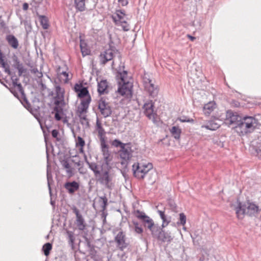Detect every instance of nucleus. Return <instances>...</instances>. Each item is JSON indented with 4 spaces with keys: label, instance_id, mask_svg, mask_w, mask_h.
<instances>
[{
    "label": "nucleus",
    "instance_id": "obj_1",
    "mask_svg": "<svg viewBox=\"0 0 261 261\" xmlns=\"http://www.w3.org/2000/svg\"><path fill=\"white\" fill-rule=\"evenodd\" d=\"M12 86L9 88L11 92L17 97L22 104V105L30 112H33L31 105L27 98L22 85L18 83L19 79L15 76H12Z\"/></svg>",
    "mask_w": 261,
    "mask_h": 261
},
{
    "label": "nucleus",
    "instance_id": "obj_2",
    "mask_svg": "<svg viewBox=\"0 0 261 261\" xmlns=\"http://www.w3.org/2000/svg\"><path fill=\"white\" fill-rule=\"evenodd\" d=\"M127 75L126 71L118 72L117 77L120 81L118 82L117 92L122 96L129 98L132 95L133 83L127 79Z\"/></svg>",
    "mask_w": 261,
    "mask_h": 261
},
{
    "label": "nucleus",
    "instance_id": "obj_3",
    "mask_svg": "<svg viewBox=\"0 0 261 261\" xmlns=\"http://www.w3.org/2000/svg\"><path fill=\"white\" fill-rule=\"evenodd\" d=\"M236 211L238 219H242L245 214L249 216H255L260 210L258 206L253 202H248L247 204H243L239 202Z\"/></svg>",
    "mask_w": 261,
    "mask_h": 261
},
{
    "label": "nucleus",
    "instance_id": "obj_4",
    "mask_svg": "<svg viewBox=\"0 0 261 261\" xmlns=\"http://www.w3.org/2000/svg\"><path fill=\"white\" fill-rule=\"evenodd\" d=\"M258 125V121L252 116H245L241 118L236 128L242 135L246 134L253 131Z\"/></svg>",
    "mask_w": 261,
    "mask_h": 261
},
{
    "label": "nucleus",
    "instance_id": "obj_5",
    "mask_svg": "<svg viewBox=\"0 0 261 261\" xmlns=\"http://www.w3.org/2000/svg\"><path fill=\"white\" fill-rule=\"evenodd\" d=\"M111 167L110 166H101V172L96 176L97 181L108 189L112 187V177L110 175Z\"/></svg>",
    "mask_w": 261,
    "mask_h": 261
},
{
    "label": "nucleus",
    "instance_id": "obj_6",
    "mask_svg": "<svg viewBox=\"0 0 261 261\" xmlns=\"http://www.w3.org/2000/svg\"><path fill=\"white\" fill-rule=\"evenodd\" d=\"M152 168L153 166L151 163H135L133 165L134 175L138 179H143Z\"/></svg>",
    "mask_w": 261,
    "mask_h": 261
},
{
    "label": "nucleus",
    "instance_id": "obj_7",
    "mask_svg": "<svg viewBox=\"0 0 261 261\" xmlns=\"http://www.w3.org/2000/svg\"><path fill=\"white\" fill-rule=\"evenodd\" d=\"M133 150L132 148V144L130 143H127L120 148L118 151V154L122 160L121 164L126 167L128 162L133 156Z\"/></svg>",
    "mask_w": 261,
    "mask_h": 261
},
{
    "label": "nucleus",
    "instance_id": "obj_8",
    "mask_svg": "<svg viewBox=\"0 0 261 261\" xmlns=\"http://www.w3.org/2000/svg\"><path fill=\"white\" fill-rule=\"evenodd\" d=\"M143 84L145 90L148 93L151 98L156 97L159 92V88L155 85V82L149 78L144 77Z\"/></svg>",
    "mask_w": 261,
    "mask_h": 261
},
{
    "label": "nucleus",
    "instance_id": "obj_9",
    "mask_svg": "<svg viewBox=\"0 0 261 261\" xmlns=\"http://www.w3.org/2000/svg\"><path fill=\"white\" fill-rule=\"evenodd\" d=\"M116 56L120 57V54L118 50L114 48L110 47L100 54L99 56L100 63L105 65Z\"/></svg>",
    "mask_w": 261,
    "mask_h": 261
},
{
    "label": "nucleus",
    "instance_id": "obj_10",
    "mask_svg": "<svg viewBox=\"0 0 261 261\" xmlns=\"http://www.w3.org/2000/svg\"><path fill=\"white\" fill-rule=\"evenodd\" d=\"M125 16V14L123 11L117 10L112 18L116 25H121L124 31H127L129 30V27L126 22Z\"/></svg>",
    "mask_w": 261,
    "mask_h": 261
},
{
    "label": "nucleus",
    "instance_id": "obj_11",
    "mask_svg": "<svg viewBox=\"0 0 261 261\" xmlns=\"http://www.w3.org/2000/svg\"><path fill=\"white\" fill-rule=\"evenodd\" d=\"M153 107L154 102L152 100H149L144 104L143 109L146 116L152 120L153 123H155L156 114L154 112Z\"/></svg>",
    "mask_w": 261,
    "mask_h": 261
},
{
    "label": "nucleus",
    "instance_id": "obj_12",
    "mask_svg": "<svg viewBox=\"0 0 261 261\" xmlns=\"http://www.w3.org/2000/svg\"><path fill=\"white\" fill-rule=\"evenodd\" d=\"M114 240L116 243L117 247L121 251H123L128 245V244L126 242L125 234L122 231H120L117 233Z\"/></svg>",
    "mask_w": 261,
    "mask_h": 261
},
{
    "label": "nucleus",
    "instance_id": "obj_13",
    "mask_svg": "<svg viewBox=\"0 0 261 261\" xmlns=\"http://www.w3.org/2000/svg\"><path fill=\"white\" fill-rule=\"evenodd\" d=\"M241 119V117L237 113L230 110L227 111L226 114L225 123L228 125H233L236 128V125L238 124Z\"/></svg>",
    "mask_w": 261,
    "mask_h": 261
},
{
    "label": "nucleus",
    "instance_id": "obj_14",
    "mask_svg": "<svg viewBox=\"0 0 261 261\" xmlns=\"http://www.w3.org/2000/svg\"><path fill=\"white\" fill-rule=\"evenodd\" d=\"M101 150L105 163L101 165L110 166L109 164L112 160L111 152L109 150V146L106 144V141L100 142Z\"/></svg>",
    "mask_w": 261,
    "mask_h": 261
},
{
    "label": "nucleus",
    "instance_id": "obj_15",
    "mask_svg": "<svg viewBox=\"0 0 261 261\" xmlns=\"http://www.w3.org/2000/svg\"><path fill=\"white\" fill-rule=\"evenodd\" d=\"M134 214L141 221V222L145 227L154 222L150 217L146 215L143 212L137 210L135 211Z\"/></svg>",
    "mask_w": 261,
    "mask_h": 261
},
{
    "label": "nucleus",
    "instance_id": "obj_16",
    "mask_svg": "<svg viewBox=\"0 0 261 261\" xmlns=\"http://www.w3.org/2000/svg\"><path fill=\"white\" fill-rule=\"evenodd\" d=\"M164 228L160 227V230L157 232V235L154 238L162 241V242H170L172 240V238L170 232H165L163 230Z\"/></svg>",
    "mask_w": 261,
    "mask_h": 261
},
{
    "label": "nucleus",
    "instance_id": "obj_17",
    "mask_svg": "<svg viewBox=\"0 0 261 261\" xmlns=\"http://www.w3.org/2000/svg\"><path fill=\"white\" fill-rule=\"evenodd\" d=\"M73 211L76 215V225L79 229L84 230L85 228V221L82 215L80 213L79 210L75 206L73 208Z\"/></svg>",
    "mask_w": 261,
    "mask_h": 261
},
{
    "label": "nucleus",
    "instance_id": "obj_18",
    "mask_svg": "<svg viewBox=\"0 0 261 261\" xmlns=\"http://www.w3.org/2000/svg\"><path fill=\"white\" fill-rule=\"evenodd\" d=\"M12 61L13 62V66L18 70L19 76H21L23 73L27 71V69L24 68L17 56L13 55L12 56Z\"/></svg>",
    "mask_w": 261,
    "mask_h": 261
},
{
    "label": "nucleus",
    "instance_id": "obj_19",
    "mask_svg": "<svg viewBox=\"0 0 261 261\" xmlns=\"http://www.w3.org/2000/svg\"><path fill=\"white\" fill-rule=\"evenodd\" d=\"M64 187L69 194H73L76 191L79 190L80 188V184L76 181H67L65 183Z\"/></svg>",
    "mask_w": 261,
    "mask_h": 261
},
{
    "label": "nucleus",
    "instance_id": "obj_20",
    "mask_svg": "<svg viewBox=\"0 0 261 261\" xmlns=\"http://www.w3.org/2000/svg\"><path fill=\"white\" fill-rule=\"evenodd\" d=\"M96 129L98 132V136L99 138L100 142L106 141V132L102 127L99 120L97 119L96 120Z\"/></svg>",
    "mask_w": 261,
    "mask_h": 261
},
{
    "label": "nucleus",
    "instance_id": "obj_21",
    "mask_svg": "<svg viewBox=\"0 0 261 261\" xmlns=\"http://www.w3.org/2000/svg\"><path fill=\"white\" fill-rule=\"evenodd\" d=\"M218 119H214L210 120L206 124L202 126V127L206 128L207 129L215 130L220 126V124L218 121Z\"/></svg>",
    "mask_w": 261,
    "mask_h": 261
},
{
    "label": "nucleus",
    "instance_id": "obj_22",
    "mask_svg": "<svg viewBox=\"0 0 261 261\" xmlns=\"http://www.w3.org/2000/svg\"><path fill=\"white\" fill-rule=\"evenodd\" d=\"M108 82L107 80H103L98 83L97 91L100 95L108 93Z\"/></svg>",
    "mask_w": 261,
    "mask_h": 261
},
{
    "label": "nucleus",
    "instance_id": "obj_23",
    "mask_svg": "<svg viewBox=\"0 0 261 261\" xmlns=\"http://www.w3.org/2000/svg\"><path fill=\"white\" fill-rule=\"evenodd\" d=\"M91 101V97L88 96L82 100L81 103V107L79 108V111L80 114L86 112L87 110L89 107V103Z\"/></svg>",
    "mask_w": 261,
    "mask_h": 261
},
{
    "label": "nucleus",
    "instance_id": "obj_24",
    "mask_svg": "<svg viewBox=\"0 0 261 261\" xmlns=\"http://www.w3.org/2000/svg\"><path fill=\"white\" fill-rule=\"evenodd\" d=\"M157 212L162 220V224L161 227L165 228L171 222V218L166 215L164 211L158 210Z\"/></svg>",
    "mask_w": 261,
    "mask_h": 261
},
{
    "label": "nucleus",
    "instance_id": "obj_25",
    "mask_svg": "<svg viewBox=\"0 0 261 261\" xmlns=\"http://www.w3.org/2000/svg\"><path fill=\"white\" fill-rule=\"evenodd\" d=\"M6 39L9 45L14 49H17L19 45L17 39L13 35H7Z\"/></svg>",
    "mask_w": 261,
    "mask_h": 261
},
{
    "label": "nucleus",
    "instance_id": "obj_26",
    "mask_svg": "<svg viewBox=\"0 0 261 261\" xmlns=\"http://www.w3.org/2000/svg\"><path fill=\"white\" fill-rule=\"evenodd\" d=\"M85 2L86 0H74L73 6L76 12H83L86 10Z\"/></svg>",
    "mask_w": 261,
    "mask_h": 261
},
{
    "label": "nucleus",
    "instance_id": "obj_27",
    "mask_svg": "<svg viewBox=\"0 0 261 261\" xmlns=\"http://www.w3.org/2000/svg\"><path fill=\"white\" fill-rule=\"evenodd\" d=\"M216 104L214 101H210L203 107V112L205 115L208 116L216 109Z\"/></svg>",
    "mask_w": 261,
    "mask_h": 261
},
{
    "label": "nucleus",
    "instance_id": "obj_28",
    "mask_svg": "<svg viewBox=\"0 0 261 261\" xmlns=\"http://www.w3.org/2000/svg\"><path fill=\"white\" fill-rule=\"evenodd\" d=\"M160 226L158 224H154V222L150 224L147 225L145 228H147L151 232V236L154 238L157 235V232L160 230Z\"/></svg>",
    "mask_w": 261,
    "mask_h": 261
},
{
    "label": "nucleus",
    "instance_id": "obj_29",
    "mask_svg": "<svg viewBox=\"0 0 261 261\" xmlns=\"http://www.w3.org/2000/svg\"><path fill=\"white\" fill-rule=\"evenodd\" d=\"M99 202L100 203V205L101 208V211H102V217L104 218L103 221H106V215L104 211L106 210L107 206L108 205V199L106 196L101 197L99 198Z\"/></svg>",
    "mask_w": 261,
    "mask_h": 261
},
{
    "label": "nucleus",
    "instance_id": "obj_30",
    "mask_svg": "<svg viewBox=\"0 0 261 261\" xmlns=\"http://www.w3.org/2000/svg\"><path fill=\"white\" fill-rule=\"evenodd\" d=\"M170 132L174 139L176 140L179 139L180 134L181 133V130L178 126H173L170 129Z\"/></svg>",
    "mask_w": 261,
    "mask_h": 261
},
{
    "label": "nucleus",
    "instance_id": "obj_31",
    "mask_svg": "<svg viewBox=\"0 0 261 261\" xmlns=\"http://www.w3.org/2000/svg\"><path fill=\"white\" fill-rule=\"evenodd\" d=\"M89 168L94 172L95 177L97 176L101 172V166L99 167L95 163L87 162Z\"/></svg>",
    "mask_w": 261,
    "mask_h": 261
},
{
    "label": "nucleus",
    "instance_id": "obj_32",
    "mask_svg": "<svg viewBox=\"0 0 261 261\" xmlns=\"http://www.w3.org/2000/svg\"><path fill=\"white\" fill-rule=\"evenodd\" d=\"M54 104L55 107H61L62 108L65 105L64 95H56L54 98Z\"/></svg>",
    "mask_w": 261,
    "mask_h": 261
},
{
    "label": "nucleus",
    "instance_id": "obj_33",
    "mask_svg": "<svg viewBox=\"0 0 261 261\" xmlns=\"http://www.w3.org/2000/svg\"><path fill=\"white\" fill-rule=\"evenodd\" d=\"M66 233L67 235L69 245L71 247L72 249H73L75 240L74 233L73 231L69 230H67Z\"/></svg>",
    "mask_w": 261,
    "mask_h": 261
},
{
    "label": "nucleus",
    "instance_id": "obj_34",
    "mask_svg": "<svg viewBox=\"0 0 261 261\" xmlns=\"http://www.w3.org/2000/svg\"><path fill=\"white\" fill-rule=\"evenodd\" d=\"M54 110L55 111V119L57 121L60 120L62 119V115L63 113V108L61 107H55Z\"/></svg>",
    "mask_w": 261,
    "mask_h": 261
},
{
    "label": "nucleus",
    "instance_id": "obj_35",
    "mask_svg": "<svg viewBox=\"0 0 261 261\" xmlns=\"http://www.w3.org/2000/svg\"><path fill=\"white\" fill-rule=\"evenodd\" d=\"M61 163L62 166L66 169V172L70 175H71L72 174V171L68 162L67 160H63Z\"/></svg>",
    "mask_w": 261,
    "mask_h": 261
},
{
    "label": "nucleus",
    "instance_id": "obj_36",
    "mask_svg": "<svg viewBox=\"0 0 261 261\" xmlns=\"http://www.w3.org/2000/svg\"><path fill=\"white\" fill-rule=\"evenodd\" d=\"M133 224L134 226V230L138 234H142L143 232V228L140 225L139 222L133 221Z\"/></svg>",
    "mask_w": 261,
    "mask_h": 261
},
{
    "label": "nucleus",
    "instance_id": "obj_37",
    "mask_svg": "<svg viewBox=\"0 0 261 261\" xmlns=\"http://www.w3.org/2000/svg\"><path fill=\"white\" fill-rule=\"evenodd\" d=\"M39 19L40 23L44 29H47L48 28V21L46 17L44 16H40Z\"/></svg>",
    "mask_w": 261,
    "mask_h": 261
},
{
    "label": "nucleus",
    "instance_id": "obj_38",
    "mask_svg": "<svg viewBox=\"0 0 261 261\" xmlns=\"http://www.w3.org/2000/svg\"><path fill=\"white\" fill-rule=\"evenodd\" d=\"M89 95V91L86 87L82 88L78 93V96L80 98L86 97Z\"/></svg>",
    "mask_w": 261,
    "mask_h": 261
},
{
    "label": "nucleus",
    "instance_id": "obj_39",
    "mask_svg": "<svg viewBox=\"0 0 261 261\" xmlns=\"http://www.w3.org/2000/svg\"><path fill=\"white\" fill-rule=\"evenodd\" d=\"M51 248L52 245L49 243H47L43 246L42 250L45 256L48 255V254H49V251L51 249Z\"/></svg>",
    "mask_w": 261,
    "mask_h": 261
},
{
    "label": "nucleus",
    "instance_id": "obj_40",
    "mask_svg": "<svg viewBox=\"0 0 261 261\" xmlns=\"http://www.w3.org/2000/svg\"><path fill=\"white\" fill-rule=\"evenodd\" d=\"M47 179L48 187L50 194H51V187L50 185L53 182V176L51 172L49 171L48 169L47 170Z\"/></svg>",
    "mask_w": 261,
    "mask_h": 261
},
{
    "label": "nucleus",
    "instance_id": "obj_41",
    "mask_svg": "<svg viewBox=\"0 0 261 261\" xmlns=\"http://www.w3.org/2000/svg\"><path fill=\"white\" fill-rule=\"evenodd\" d=\"M109 107L110 106H109L108 103H107L105 100L103 99L99 100L98 102V109H99L100 111Z\"/></svg>",
    "mask_w": 261,
    "mask_h": 261
},
{
    "label": "nucleus",
    "instance_id": "obj_42",
    "mask_svg": "<svg viewBox=\"0 0 261 261\" xmlns=\"http://www.w3.org/2000/svg\"><path fill=\"white\" fill-rule=\"evenodd\" d=\"M80 122L83 125H86L87 126H89V121L88 119L86 118V116L84 115H82V113L80 115Z\"/></svg>",
    "mask_w": 261,
    "mask_h": 261
},
{
    "label": "nucleus",
    "instance_id": "obj_43",
    "mask_svg": "<svg viewBox=\"0 0 261 261\" xmlns=\"http://www.w3.org/2000/svg\"><path fill=\"white\" fill-rule=\"evenodd\" d=\"M100 113L105 118L110 116L112 113L110 107H107V108H105V109L100 111Z\"/></svg>",
    "mask_w": 261,
    "mask_h": 261
},
{
    "label": "nucleus",
    "instance_id": "obj_44",
    "mask_svg": "<svg viewBox=\"0 0 261 261\" xmlns=\"http://www.w3.org/2000/svg\"><path fill=\"white\" fill-rule=\"evenodd\" d=\"M1 65L2 67L4 69L5 72L9 75H11V72L10 71L9 64L7 62H3V63H2Z\"/></svg>",
    "mask_w": 261,
    "mask_h": 261
},
{
    "label": "nucleus",
    "instance_id": "obj_45",
    "mask_svg": "<svg viewBox=\"0 0 261 261\" xmlns=\"http://www.w3.org/2000/svg\"><path fill=\"white\" fill-rule=\"evenodd\" d=\"M125 143L121 142L118 139H115L113 140L111 143L112 146H114L115 147H120V148L121 147L123 146Z\"/></svg>",
    "mask_w": 261,
    "mask_h": 261
},
{
    "label": "nucleus",
    "instance_id": "obj_46",
    "mask_svg": "<svg viewBox=\"0 0 261 261\" xmlns=\"http://www.w3.org/2000/svg\"><path fill=\"white\" fill-rule=\"evenodd\" d=\"M85 145V142L84 140L80 136H78L76 140V146L84 147Z\"/></svg>",
    "mask_w": 261,
    "mask_h": 261
},
{
    "label": "nucleus",
    "instance_id": "obj_47",
    "mask_svg": "<svg viewBox=\"0 0 261 261\" xmlns=\"http://www.w3.org/2000/svg\"><path fill=\"white\" fill-rule=\"evenodd\" d=\"M80 47H81V52H82L83 56H85L89 54L90 50L88 49H87L86 46H84L83 45V44L81 43Z\"/></svg>",
    "mask_w": 261,
    "mask_h": 261
},
{
    "label": "nucleus",
    "instance_id": "obj_48",
    "mask_svg": "<svg viewBox=\"0 0 261 261\" xmlns=\"http://www.w3.org/2000/svg\"><path fill=\"white\" fill-rule=\"evenodd\" d=\"M179 222L178 224H180L182 225H184L186 222V217L184 213H180L179 214Z\"/></svg>",
    "mask_w": 261,
    "mask_h": 261
},
{
    "label": "nucleus",
    "instance_id": "obj_49",
    "mask_svg": "<svg viewBox=\"0 0 261 261\" xmlns=\"http://www.w3.org/2000/svg\"><path fill=\"white\" fill-rule=\"evenodd\" d=\"M56 95H64V90L62 89L59 85L55 87Z\"/></svg>",
    "mask_w": 261,
    "mask_h": 261
},
{
    "label": "nucleus",
    "instance_id": "obj_50",
    "mask_svg": "<svg viewBox=\"0 0 261 261\" xmlns=\"http://www.w3.org/2000/svg\"><path fill=\"white\" fill-rule=\"evenodd\" d=\"M52 137L56 139L57 141H60L61 139L59 137V133L57 129H54L51 131Z\"/></svg>",
    "mask_w": 261,
    "mask_h": 261
},
{
    "label": "nucleus",
    "instance_id": "obj_51",
    "mask_svg": "<svg viewBox=\"0 0 261 261\" xmlns=\"http://www.w3.org/2000/svg\"><path fill=\"white\" fill-rule=\"evenodd\" d=\"M255 151L256 153V155L260 159H261V144L256 147H254Z\"/></svg>",
    "mask_w": 261,
    "mask_h": 261
},
{
    "label": "nucleus",
    "instance_id": "obj_52",
    "mask_svg": "<svg viewBox=\"0 0 261 261\" xmlns=\"http://www.w3.org/2000/svg\"><path fill=\"white\" fill-rule=\"evenodd\" d=\"M84 87H83L82 85H79L76 84L74 86V90L76 92L79 93L80 91V90Z\"/></svg>",
    "mask_w": 261,
    "mask_h": 261
},
{
    "label": "nucleus",
    "instance_id": "obj_53",
    "mask_svg": "<svg viewBox=\"0 0 261 261\" xmlns=\"http://www.w3.org/2000/svg\"><path fill=\"white\" fill-rule=\"evenodd\" d=\"M179 120L182 122H193L194 120L193 119H182V118H179Z\"/></svg>",
    "mask_w": 261,
    "mask_h": 261
},
{
    "label": "nucleus",
    "instance_id": "obj_54",
    "mask_svg": "<svg viewBox=\"0 0 261 261\" xmlns=\"http://www.w3.org/2000/svg\"><path fill=\"white\" fill-rule=\"evenodd\" d=\"M61 74H62L64 77H66L65 80V82L66 83L68 82V81L69 80L68 79V73L67 72H66V71H62L61 73Z\"/></svg>",
    "mask_w": 261,
    "mask_h": 261
},
{
    "label": "nucleus",
    "instance_id": "obj_55",
    "mask_svg": "<svg viewBox=\"0 0 261 261\" xmlns=\"http://www.w3.org/2000/svg\"><path fill=\"white\" fill-rule=\"evenodd\" d=\"M118 2L122 6H126L128 4V2L127 0H119Z\"/></svg>",
    "mask_w": 261,
    "mask_h": 261
},
{
    "label": "nucleus",
    "instance_id": "obj_56",
    "mask_svg": "<svg viewBox=\"0 0 261 261\" xmlns=\"http://www.w3.org/2000/svg\"><path fill=\"white\" fill-rule=\"evenodd\" d=\"M22 9L24 11H27L29 9V4L27 3H23Z\"/></svg>",
    "mask_w": 261,
    "mask_h": 261
},
{
    "label": "nucleus",
    "instance_id": "obj_57",
    "mask_svg": "<svg viewBox=\"0 0 261 261\" xmlns=\"http://www.w3.org/2000/svg\"><path fill=\"white\" fill-rule=\"evenodd\" d=\"M187 37L188 38H189L192 41H194L195 40V39H196L195 37H194L193 36H192L191 35H189V34L187 35Z\"/></svg>",
    "mask_w": 261,
    "mask_h": 261
},
{
    "label": "nucleus",
    "instance_id": "obj_58",
    "mask_svg": "<svg viewBox=\"0 0 261 261\" xmlns=\"http://www.w3.org/2000/svg\"><path fill=\"white\" fill-rule=\"evenodd\" d=\"M4 58H5L4 55L0 57V64L3 63V62H5V60H4Z\"/></svg>",
    "mask_w": 261,
    "mask_h": 261
},
{
    "label": "nucleus",
    "instance_id": "obj_59",
    "mask_svg": "<svg viewBox=\"0 0 261 261\" xmlns=\"http://www.w3.org/2000/svg\"><path fill=\"white\" fill-rule=\"evenodd\" d=\"M24 24L25 26H28L29 28L30 29L31 25L30 23H29L28 22L26 21V22H24Z\"/></svg>",
    "mask_w": 261,
    "mask_h": 261
},
{
    "label": "nucleus",
    "instance_id": "obj_60",
    "mask_svg": "<svg viewBox=\"0 0 261 261\" xmlns=\"http://www.w3.org/2000/svg\"><path fill=\"white\" fill-rule=\"evenodd\" d=\"M83 147H81V148H80V152L84 153V149H83Z\"/></svg>",
    "mask_w": 261,
    "mask_h": 261
},
{
    "label": "nucleus",
    "instance_id": "obj_61",
    "mask_svg": "<svg viewBox=\"0 0 261 261\" xmlns=\"http://www.w3.org/2000/svg\"><path fill=\"white\" fill-rule=\"evenodd\" d=\"M3 55H3V53L2 52L1 50L0 49V57H1V56H3Z\"/></svg>",
    "mask_w": 261,
    "mask_h": 261
},
{
    "label": "nucleus",
    "instance_id": "obj_62",
    "mask_svg": "<svg viewBox=\"0 0 261 261\" xmlns=\"http://www.w3.org/2000/svg\"><path fill=\"white\" fill-rule=\"evenodd\" d=\"M171 206H172V208L174 209V207H175V206H174V205H171Z\"/></svg>",
    "mask_w": 261,
    "mask_h": 261
},
{
    "label": "nucleus",
    "instance_id": "obj_63",
    "mask_svg": "<svg viewBox=\"0 0 261 261\" xmlns=\"http://www.w3.org/2000/svg\"><path fill=\"white\" fill-rule=\"evenodd\" d=\"M50 203H51V204L54 205V202L53 201H51Z\"/></svg>",
    "mask_w": 261,
    "mask_h": 261
}]
</instances>
